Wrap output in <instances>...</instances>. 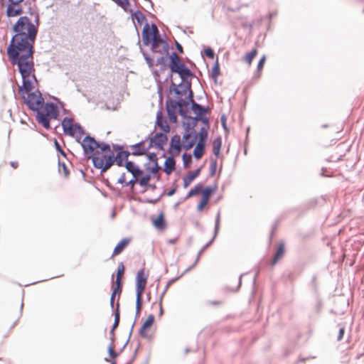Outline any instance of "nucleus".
Returning <instances> with one entry per match:
<instances>
[{
    "label": "nucleus",
    "mask_w": 364,
    "mask_h": 364,
    "mask_svg": "<svg viewBox=\"0 0 364 364\" xmlns=\"http://www.w3.org/2000/svg\"><path fill=\"white\" fill-rule=\"evenodd\" d=\"M55 146L56 150L58 152H60L62 155L65 156V153L61 149L60 145L59 144V143L58 142V141L56 139L55 140Z\"/></svg>",
    "instance_id": "nucleus-56"
},
{
    "label": "nucleus",
    "mask_w": 364,
    "mask_h": 364,
    "mask_svg": "<svg viewBox=\"0 0 364 364\" xmlns=\"http://www.w3.org/2000/svg\"><path fill=\"white\" fill-rule=\"evenodd\" d=\"M125 182V173H122L121 176L118 178V183H124Z\"/></svg>",
    "instance_id": "nucleus-62"
},
{
    "label": "nucleus",
    "mask_w": 364,
    "mask_h": 364,
    "mask_svg": "<svg viewBox=\"0 0 364 364\" xmlns=\"http://www.w3.org/2000/svg\"><path fill=\"white\" fill-rule=\"evenodd\" d=\"M219 75H220V68H219L218 63L216 62L215 64L212 68L211 77L216 81Z\"/></svg>",
    "instance_id": "nucleus-38"
},
{
    "label": "nucleus",
    "mask_w": 364,
    "mask_h": 364,
    "mask_svg": "<svg viewBox=\"0 0 364 364\" xmlns=\"http://www.w3.org/2000/svg\"><path fill=\"white\" fill-rule=\"evenodd\" d=\"M222 146V139L220 136L214 139L213 142V152L214 155L218 156L220 154Z\"/></svg>",
    "instance_id": "nucleus-26"
},
{
    "label": "nucleus",
    "mask_w": 364,
    "mask_h": 364,
    "mask_svg": "<svg viewBox=\"0 0 364 364\" xmlns=\"http://www.w3.org/2000/svg\"><path fill=\"white\" fill-rule=\"evenodd\" d=\"M220 212H218L217 214V216H216V219H215L214 235H213V238L205 245H204L203 247L199 251V252H200V255L203 252H204V250L211 245V243L213 242V240L216 237V236L219 232V229H220Z\"/></svg>",
    "instance_id": "nucleus-16"
},
{
    "label": "nucleus",
    "mask_w": 364,
    "mask_h": 364,
    "mask_svg": "<svg viewBox=\"0 0 364 364\" xmlns=\"http://www.w3.org/2000/svg\"><path fill=\"white\" fill-rule=\"evenodd\" d=\"M176 48H177V50H178V51L179 53H182L183 52V47H182V46L179 43L176 42Z\"/></svg>",
    "instance_id": "nucleus-64"
},
{
    "label": "nucleus",
    "mask_w": 364,
    "mask_h": 364,
    "mask_svg": "<svg viewBox=\"0 0 364 364\" xmlns=\"http://www.w3.org/2000/svg\"><path fill=\"white\" fill-rule=\"evenodd\" d=\"M124 273V267L122 263H120L118 266L117 272V278L116 283H119L122 282V278Z\"/></svg>",
    "instance_id": "nucleus-33"
},
{
    "label": "nucleus",
    "mask_w": 364,
    "mask_h": 364,
    "mask_svg": "<svg viewBox=\"0 0 364 364\" xmlns=\"http://www.w3.org/2000/svg\"><path fill=\"white\" fill-rule=\"evenodd\" d=\"M159 200V198L157 199H146V202L151 204H156Z\"/></svg>",
    "instance_id": "nucleus-63"
},
{
    "label": "nucleus",
    "mask_w": 364,
    "mask_h": 364,
    "mask_svg": "<svg viewBox=\"0 0 364 364\" xmlns=\"http://www.w3.org/2000/svg\"><path fill=\"white\" fill-rule=\"evenodd\" d=\"M200 257V252H198L194 263L190 267H188L187 269H186L185 272H188V271H190L191 269H193L197 264V263L199 261Z\"/></svg>",
    "instance_id": "nucleus-54"
},
{
    "label": "nucleus",
    "mask_w": 364,
    "mask_h": 364,
    "mask_svg": "<svg viewBox=\"0 0 364 364\" xmlns=\"http://www.w3.org/2000/svg\"><path fill=\"white\" fill-rule=\"evenodd\" d=\"M141 52L142 53V55H143L146 63L148 64L149 67L152 68L154 65L153 59L146 53H145L141 48Z\"/></svg>",
    "instance_id": "nucleus-42"
},
{
    "label": "nucleus",
    "mask_w": 364,
    "mask_h": 364,
    "mask_svg": "<svg viewBox=\"0 0 364 364\" xmlns=\"http://www.w3.org/2000/svg\"><path fill=\"white\" fill-rule=\"evenodd\" d=\"M177 107H173L172 100L169 102H167V113L171 121L173 122H176V109Z\"/></svg>",
    "instance_id": "nucleus-25"
},
{
    "label": "nucleus",
    "mask_w": 364,
    "mask_h": 364,
    "mask_svg": "<svg viewBox=\"0 0 364 364\" xmlns=\"http://www.w3.org/2000/svg\"><path fill=\"white\" fill-rule=\"evenodd\" d=\"M265 60H266V56L263 55L258 63V65H257L258 70H260L263 68Z\"/></svg>",
    "instance_id": "nucleus-52"
},
{
    "label": "nucleus",
    "mask_w": 364,
    "mask_h": 364,
    "mask_svg": "<svg viewBox=\"0 0 364 364\" xmlns=\"http://www.w3.org/2000/svg\"><path fill=\"white\" fill-rule=\"evenodd\" d=\"M59 165L62 166L63 171H64L65 176H68L69 175V171H68L67 166H65V164H61L60 163H59Z\"/></svg>",
    "instance_id": "nucleus-60"
},
{
    "label": "nucleus",
    "mask_w": 364,
    "mask_h": 364,
    "mask_svg": "<svg viewBox=\"0 0 364 364\" xmlns=\"http://www.w3.org/2000/svg\"><path fill=\"white\" fill-rule=\"evenodd\" d=\"M208 128L206 127H202L200 130V132H199V134H198V136H199V140L198 141H202V142H206V139L208 138Z\"/></svg>",
    "instance_id": "nucleus-34"
},
{
    "label": "nucleus",
    "mask_w": 364,
    "mask_h": 364,
    "mask_svg": "<svg viewBox=\"0 0 364 364\" xmlns=\"http://www.w3.org/2000/svg\"><path fill=\"white\" fill-rule=\"evenodd\" d=\"M176 168V161L173 157L170 156L166 159L164 163V171L167 175H170Z\"/></svg>",
    "instance_id": "nucleus-19"
},
{
    "label": "nucleus",
    "mask_w": 364,
    "mask_h": 364,
    "mask_svg": "<svg viewBox=\"0 0 364 364\" xmlns=\"http://www.w3.org/2000/svg\"><path fill=\"white\" fill-rule=\"evenodd\" d=\"M130 239L129 238L122 239L114 249L112 256L119 255L124 250V249L128 245Z\"/></svg>",
    "instance_id": "nucleus-23"
},
{
    "label": "nucleus",
    "mask_w": 364,
    "mask_h": 364,
    "mask_svg": "<svg viewBox=\"0 0 364 364\" xmlns=\"http://www.w3.org/2000/svg\"><path fill=\"white\" fill-rule=\"evenodd\" d=\"M23 85L19 87V92L22 95V98L23 99L24 103L28 106V107L33 111H38L44 104V99L43 98L41 93L36 90L35 92H31V91L34 87V83H37V80L36 76L34 75L33 80H31V89L24 90L22 87L24 85V80L22 77Z\"/></svg>",
    "instance_id": "nucleus-3"
},
{
    "label": "nucleus",
    "mask_w": 364,
    "mask_h": 364,
    "mask_svg": "<svg viewBox=\"0 0 364 364\" xmlns=\"http://www.w3.org/2000/svg\"><path fill=\"white\" fill-rule=\"evenodd\" d=\"M166 57L167 55H161V57L156 59V65H161L162 70H165L166 68Z\"/></svg>",
    "instance_id": "nucleus-39"
},
{
    "label": "nucleus",
    "mask_w": 364,
    "mask_h": 364,
    "mask_svg": "<svg viewBox=\"0 0 364 364\" xmlns=\"http://www.w3.org/2000/svg\"><path fill=\"white\" fill-rule=\"evenodd\" d=\"M147 139L149 140V146L150 149L154 147L160 150H163L164 145L168 141V136L165 132H159L155 134L151 132L147 137Z\"/></svg>",
    "instance_id": "nucleus-9"
},
{
    "label": "nucleus",
    "mask_w": 364,
    "mask_h": 364,
    "mask_svg": "<svg viewBox=\"0 0 364 364\" xmlns=\"http://www.w3.org/2000/svg\"><path fill=\"white\" fill-rule=\"evenodd\" d=\"M197 138H198V134L196 133H194V135L193 136V138L191 140H190V141L188 140L187 141H183V148L186 150H189L190 149H191L193 146V145L196 144Z\"/></svg>",
    "instance_id": "nucleus-30"
},
{
    "label": "nucleus",
    "mask_w": 364,
    "mask_h": 364,
    "mask_svg": "<svg viewBox=\"0 0 364 364\" xmlns=\"http://www.w3.org/2000/svg\"><path fill=\"white\" fill-rule=\"evenodd\" d=\"M176 279H173V280L170 281V282L167 284V285L165 287L164 291L162 292V294H161V296H160V297H159V300H160V301H161V304L162 303V301H163V298H164V294H166V291H167L168 288L169 287L170 284H171L172 282H174L175 280H176Z\"/></svg>",
    "instance_id": "nucleus-50"
},
{
    "label": "nucleus",
    "mask_w": 364,
    "mask_h": 364,
    "mask_svg": "<svg viewBox=\"0 0 364 364\" xmlns=\"http://www.w3.org/2000/svg\"><path fill=\"white\" fill-rule=\"evenodd\" d=\"M168 49H169V46H168V43H167V49H166L165 50H164V49L162 50V46H161V43H159L157 46V47L156 48V49H154L153 47L151 46L152 52L159 53L161 55H168Z\"/></svg>",
    "instance_id": "nucleus-35"
},
{
    "label": "nucleus",
    "mask_w": 364,
    "mask_h": 364,
    "mask_svg": "<svg viewBox=\"0 0 364 364\" xmlns=\"http://www.w3.org/2000/svg\"><path fill=\"white\" fill-rule=\"evenodd\" d=\"M108 351H109V356L112 358H114L117 356V353L114 351V346H113L112 343L109 346Z\"/></svg>",
    "instance_id": "nucleus-46"
},
{
    "label": "nucleus",
    "mask_w": 364,
    "mask_h": 364,
    "mask_svg": "<svg viewBox=\"0 0 364 364\" xmlns=\"http://www.w3.org/2000/svg\"><path fill=\"white\" fill-rule=\"evenodd\" d=\"M188 90V95L187 97V99L186 100L189 101L191 104H193V102H195L193 100V92L192 90L191 89V83L188 82L185 86L183 90H181L178 88V85H176L174 82H172L170 87V91L174 92L175 94L178 96H183L186 93V92Z\"/></svg>",
    "instance_id": "nucleus-10"
},
{
    "label": "nucleus",
    "mask_w": 364,
    "mask_h": 364,
    "mask_svg": "<svg viewBox=\"0 0 364 364\" xmlns=\"http://www.w3.org/2000/svg\"><path fill=\"white\" fill-rule=\"evenodd\" d=\"M154 321V316L153 314H150L139 329V334L141 337L147 338L146 329L149 328L152 326Z\"/></svg>",
    "instance_id": "nucleus-15"
},
{
    "label": "nucleus",
    "mask_w": 364,
    "mask_h": 364,
    "mask_svg": "<svg viewBox=\"0 0 364 364\" xmlns=\"http://www.w3.org/2000/svg\"><path fill=\"white\" fill-rule=\"evenodd\" d=\"M125 167L129 173H131L134 178H136L142 174L143 171L134 164L132 161H126Z\"/></svg>",
    "instance_id": "nucleus-17"
},
{
    "label": "nucleus",
    "mask_w": 364,
    "mask_h": 364,
    "mask_svg": "<svg viewBox=\"0 0 364 364\" xmlns=\"http://www.w3.org/2000/svg\"><path fill=\"white\" fill-rule=\"evenodd\" d=\"M155 227L159 230H163L166 228V223L163 214H160L156 220H154Z\"/></svg>",
    "instance_id": "nucleus-28"
},
{
    "label": "nucleus",
    "mask_w": 364,
    "mask_h": 364,
    "mask_svg": "<svg viewBox=\"0 0 364 364\" xmlns=\"http://www.w3.org/2000/svg\"><path fill=\"white\" fill-rule=\"evenodd\" d=\"M61 124L65 134L74 136L77 133L78 135L76 136V141L80 142L81 137L84 134V129L80 124L74 123L72 118L65 117Z\"/></svg>",
    "instance_id": "nucleus-8"
},
{
    "label": "nucleus",
    "mask_w": 364,
    "mask_h": 364,
    "mask_svg": "<svg viewBox=\"0 0 364 364\" xmlns=\"http://www.w3.org/2000/svg\"><path fill=\"white\" fill-rule=\"evenodd\" d=\"M158 33L159 30L155 24H152L151 28H150L149 24L146 22L142 31L143 43L145 46L151 43L154 49H156L159 43L162 46V50H165L167 49V42L162 39Z\"/></svg>",
    "instance_id": "nucleus-5"
},
{
    "label": "nucleus",
    "mask_w": 364,
    "mask_h": 364,
    "mask_svg": "<svg viewBox=\"0 0 364 364\" xmlns=\"http://www.w3.org/2000/svg\"><path fill=\"white\" fill-rule=\"evenodd\" d=\"M216 170V161L211 162L210 164V174L213 176Z\"/></svg>",
    "instance_id": "nucleus-58"
},
{
    "label": "nucleus",
    "mask_w": 364,
    "mask_h": 364,
    "mask_svg": "<svg viewBox=\"0 0 364 364\" xmlns=\"http://www.w3.org/2000/svg\"><path fill=\"white\" fill-rule=\"evenodd\" d=\"M215 189H216V186H215V187H211V186L206 187L203 190V191L202 198H205L207 200H209V198H210L211 194L215 191Z\"/></svg>",
    "instance_id": "nucleus-31"
},
{
    "label": "nucleus",
    "mask_w": 364,
    "mask_h": 364,
    "mask_svg": "<svg viewBox=\"0 0 364 364\" xmlns=\"http://www.w3.org/2000/svg\"><path fill=\"white\" fill-rule=\"evenodd\" d=\"M130 152L127 151H119L116 156L113 153H111L109 156H94L92 157V163L95 168L101 169L102 172L107 171L113 164L116 162L119 166L124 165V161H127Z\"/></svg>",
    "instance_id": "nucleus-2"
},
{
    "label": "nucleus",
    "mask_w": 364,
    "mask_h": 364,
    "mask_svg": "<svg viewBox=\"0 0 364 364\" xmlns=\"http://www.w3.org/2000/svg\"><path fill=\"white\" fill-rule=\"evenodd\" d=\"M85 155L88 158L94 156H101L100 154L110 152V146L107 144H101L97 141L95 138L87 135L80 142Z\"/></svg>",
    "instance_id": "nucleus-4"
},
{
    "label": "nucleus",
    "mask_w": 364,
    "mask_h": 364,
    "mask_svg": "<svg viewBox=\"0 0 364 364\" xmlns=\"http://www.w3.org/2000/svg\"><path fill=\"white\" fill-rule=\"evenodd\" d=\"M159 169H160V166H159L158 163L156 162L154 166L151 168V171L153 173H156Z\"/></svg>",
    "instance_id": "nucleus-59"
},
{
    "label": "nucleus",
    "mask_w": 364,
    "mask_h": 364,
    "mask_svg": "<svg viewBox=\"0 0 364 364\" xmlns=\"http://www.w3.org/2000/svg\"><path fill=\"white\" fill-rule=\"evenodd\" d=\"M169 58V68L171 72L178 74L183 82L193 76L191 71L182 63L181 58L176 53L173 52L170 55Z\"/></svg>",
    "instance_id": "nucleus-6"
},
{
    "label": "nucleus",
    "mask_w": 364,
    "mask_h": 364,
    "mask_svg": "<svg viewBox=\"0 0 364 364\" xmlns=\"http://www.w3.org/2000/svg\"><path fill=\"white\" fill-rule=\"evenodd\" d=\"M147 277L142 269L137 272L136 277V314L139 315L142 307V294L146 288Z\"/></svg>",
    "instance_id": "nucleus-7"
},
{
    "label": "nucleus",
    "mask_w": 364,
    "mask_h": 364,
    "mask_svg": "<svg viewBox=\"0 0 364 364\" xmlns=\"http://www.w3.org/2000/svg\"><path fill=\"white\" fill-rule=\"evenodd\" d=\"M208 200H205V198H201L200 202L198 205L197 209L198 210L200 211L203 209L204 206L208 203Z\"/></svg>",
    "instance_id": "nucleus-48"
},
{
    "label": "nucleus",
    "mask_w": 364,
    "mask_h": 364,
    "mask_svg": "<svg viewBox=\"0 0 364 364\" xmlns=\"http://www.w3.org/2000/svg\"><path fill=\"white\" fill-rule=\"evenodd\" d=\"M205 143L202 141H198L194 150L193 155L196 159H200L205 151Z\"/></svg>",
    "instance_id": "nucleus-24"
},
{
    "label": "nucleus",
    "mask_w": 364,
    "mask_h": 364,
    "mask_svg": "<svg viewBox=\"0 0 364 364\" xmlns=\"http://www.w3.org/2000/svg\"><path fill=\"white\" fill-rule=\"evenodd\" d=\"M151 178L150 175L146 174L145 176H143L140 180L139 181V183L141 186H146L148 185L149 181Z\"/></svg>",
    "instance_id": "nucleus-43"
},
{
    "label": "nucleus",
    "mask_w": 364,
    "mask_h": 364,
    "mask_svg": "<svg viewBox=\"0 0 364 364\" xmlns=\"http://www.w3.org/2000/svg\"><path fill=\"white\" fill-rule=\"evenodd\" d=\"M50 118L48 117L46 114H44L43 112L39 111V109L37 111V115H36V120L37 122L42 124L43 127H45L47 129H49L50 128Z\"/></svg>",
    "instance_id": "nucleus-18"
},
{
    "label": "nucleus",
    "mask_w": 364,
    "mask_h": 364,
    "mask_svg": "<svg viewBox=\"0 0 364 364\" xmlns=\"http://www.w3.org/2000/svg\"><path fill=\"white\" fill-rule=\"evenodd\" d=\"M44 114L50 119H56L59 115L58 107L52 102H47L44 106Z\"/></svg>",
    "instance_id": "nucleus-12"
},
{
    "label": "nucleus",
    "mask_w": 364,
    "mask_h": 364,
    "mask_svg": "<svg viewBox=\"0 0 364 364\" xmlns=\"http://www.w3.org/2000/svg\"><path fill=\"white\" fill-rule=\"evenodd\" d=\"M170 149H175L177 154H179L181 150V136L178 134H175L172 136L170 144Z\"/></svg>",
    "instance_id": "nucleus-22"
},
{
    "label": "nucleus",
    "mask_w": 364,
    "mask_h": 364,
    "mask_svg": "<svg viewBox=\"0 0 364 364\" xmlns=\"http://www.w3.org/2000/svg\"><path fill=\"white\" fill-rule=\"evenodd\" d=\"M173 107H177L178 106L181 105V107H185V108H188L189 101L186 100H172Z\"/></svg>",
    "instance_id": "nucleus-36"
},
{
    "label": "nucleus",
    "mask_w": 364,
    "mask_h": 364,
    "mask_svg": "<svg viewBox=\"0 0 364 364\" xmlns=\"http://www.w3.org/2000/svg\"><path fill=\"white\" fill-rule=\"evenodd\" d=\"M194 133H196L194 131L193 132H189L188 130L183 134V141H187L189 140L190 138H191L193 135H194Z\"/></svg>",
    "instance_id": "nucleus-47"
},
{
    "label": "nucleus",
    "mask_w": 364,
    "mask_h": 364,
    "mask_svg": "<svg viewBox=\"0 0 364 364\" xmlns=\"http://www.w3.org/2000/svg\"><path fill=\"white\" fill-rule=\"evenodd\" d=\"M182 159H183V166L185 167L189 166V165L192 162V156H191V155L185 153V154H183Z\"/></svg>",
    "instance_id": "nucleus-41"
},
{
    "label": "nucleus",
    "mask_w": 364,
    "mask_h": 364,
    "mask_svg": "<svg viewBox=\"0 0 364 364\" xmlns=\"http://www.w3.org/2000/svg\"><path fill=\"white\" fill-rule=\"evenodd\" d=\"M284 252V245L283 243H280L279 245L277 252L274 255V259L272 261L273 265L275 264L277 262V261L282 257Z\"/></svg>",
    "instance_id": "nucleus-27"
},
{
    "label": "nucleus",
    "mask_w": 364,
    "mask_h": 364,
    "mask_svg": "<svg viewBox=\"0 0 364 364\" xmlns=\"http://www.w3.org/2000/svg\"><path fill=\"white\" fill-rule=\"evenodd\" d=\"M344 333H345V327H343V326L340 327L339 331H338V334L337 336L338 341H341L343 338Z\"/></svg>",
    "instance_id": "nucleus-53"
},
{
    "label": "nucleus",
    "mask_w": 364,
    "mask_h": 364,
    "mask_svg": "<svg viewBox=\"0 0 364 364\" xmlns=\"http://www.w3.org/2000/svg\"><path fill=\"white\" fill-rule=\"evenodd\" d=\"M257 52L256 49L252 50L251 52L248 53L245 58V62L250 65L253 58L256 56Z\"/></svg>",
    "instance_id": "nucleus-40"
},
{
    "label": "nucleus",
    "mask_w": 364,
    "mask_h": 364,
    "mask_svg": "<svg viewBox=\"0 0 364 364\" xmlns=\"http://www.w3.org/2000/svg\"><path fill=\"white\" fill-rule=\"evenodd\" d=\"M119 303L117 304V309L114 313V322L112 326L113 330H114L119 325V319H120V314H119Z\"/></svg>",
    "instance_id": "nucleus-37"
},
{
    "label": "nucleus",
    "mask_w": 364,
    "mask_h": 364,
    "mask_svg": "<svg viewBox=\"0 0 364 364\" xmlns=\"http://www.w3.org/2000/svg\"><path fill=\"white\" fill-rule=\"evenodd\" d=\"M122 292V282L116 283V287L113 289L112 294L116 296L119 295Z\"/></svg>",
    "instance_id": "nucleus-45"
},
{
    "label": "nucleus",
    "mask_w": 364,
    "mask_h": 364,
    "mask_svg": "<svg viewBox=\"0 0 364 364\" xmlns=\"http://www.w3.org/2000/svg\"><path fill=\"white\" fill-rule=\"evenodd\" d=\"M156 124L164 132L168 133L170 132V127L160 112L157 113Z\"/></svg>",
    "instance_id": "nucleus-14"
},
{
    "label": "nucleus",
    "mask_w": 364,
    "mask_h": 364,
    "mask_svg": "<svg viewBox=\"0 0 364 364\" xmlns=\"http://www.w3.org/2000/svg\"><path fill=\"white\" fill-rule=\"evenodd\" d=\"M133 21H136L139 25L146 21L145 16L139 11L134 12L132 15Z\"/></svg>",
    "instance_id": "nucleus-29"
},
{
    "label": "nucleus",
    "mask_w": 364,
    "mask_h": 364,
    "mask_svg": "<svg viewBox=\"0 0 364 364\" xmlns=\"http://www.w3.org/2000/svg\"><path fill=\"white\" fill-rule=\"evenodd\" d=\"M137 181L136 177L130 180L129 182L126 183V186H130L132 188L134 187L135 183Z\"/></svg>",
    "instance_id": "nucleus-61"
},
{
    "label": "nucleus",
    "mask_w": 364,
    "mask_h": 364,
    "mask_svg": "<svg viewBox=\"0 0 364 364\" xmlns=\"http://www.w3.org/2000/svg\"><path fill=\"white\" fill-rule=\"evenodd\" d=\"M23 14V9L20 4L10 3L6 9V16L8 17H15Z\"/></svg>",
    "instance_id": "nucleus-13"
},
{
    "label": "nucleus",
    "mask_w": 364,
    "mask_h": 364,
    "mask_svg": "<svg viewBox=\"0 0 364 364\" xmlns=\"http://www.w3.org/2000/svg\"><path fill=\"white\" fill-rule=\"evenodd\" d=\"M200 257V252H198L194 263L190 267H188L187 269H186L185 272H188V271H190L191 269H193L197 264V263L199 261Z\"/></svg>",
    "instance_id": "nucleus-55"
},
{
    "label": "nucleus",
    "mask_w": 364,
    "mask_h": 364,
    "mask_svg": "<svg viewBox=\"0 0 364 364\" xmlns=\"http://www.w3.org/2000/svg\"><path fill=\"white\" fill-rule=\"evenodd\" d=\"M200 172V168H198L194 171H191L188 173V175L183 178V186L184 188H187L190 183L199 176Z\"/></svg>",
    "instance_id": "nucleus-20"
},
{
    "label": "nucleus",
    "mask_w": 364,
    "mask_h": 364,
    "mask_svg": "<svg viewBox=\"0 0 364 364\" xmlns=\"http://www.w3.org/2000/svg\"><path fill=\"white\" fill-rule=\"evenodd\" d=\"M176 279H173V280L170 281V282L167 284V285L165 287L164 291L162 292V294H161V296H160V297H159V300H160V301H161V304L162 303V301H163V298H164V294H166V291H167L168 288L169 287L170 284H171L172 282H174L175 280H176Z\"/></svg>",
    "instance_id": "nucleus-49"
},
{
    "label": "nucleus",
    "mask_w": 364,
    "mask_h": 364,
    "mask_svg": "<svg viewBox=\"0 0 364 364\" xmlns=\"http://www.w3.org/2000/svg\"><path fill=\"white\" fill-rule=\"evenodd\" d=\"M191 109L194 113L196 114L195 119H200V117L203 116L206 112L204 107L196 102H193V104H191Z\"/></svg>",
    "instance_id": "nucleus-21"
},
{
    "label": "nucleus",
    "mask_w": 364,
    "mask_h": 364,
    "mask_svg": "<svg viewBox=\"0 0 364 364\" xmlns=\"http://www.w3.org/2000/svg\"><path fill=\"white\" fill-rule=\"evenodd\" d=\"M202 190V186L200 184L196 185L193 188L191 189L188 193L186 198H189L191 197L196 196L198 193H200Z\"/></svg>",
    "instance_id": "nucleus-32"
},
{
    "label": "nucleus",
    "mask_w": 364,
    "mask_h": 364,
    "mask_svg": "<svg viewBox=\"0 0 364 364\" xmlns=\"http://www.w3.org/2000/svg\"><path fill=\"white\" fill-rule=\"evenodd\" d=\"M38 18H36L38 23ZM37 25H38L37 23ZM15 35L11 38L7 48L9 60L16 65L21 77L23 78L24 90L31 89V80L34 79L33 45L38 33V26H35L27 16L20 17L13 26Z\"/></svg>",
    "instance_id": "nucleus-1"
},
{
    "label": "nucleus",
    "mask_w": 364,
    "mask_h": 364,
    "mask_svg": "<svg viewBox=\"0 0 364 364\" xmlns=\"http://www.w3.org/2000/svg\"><path fill=\"white\" fill-rule=\"evenodd\" d=\"M178 108L179 114L183 118L187 117V113L188 112V108H185V107H181V105L177 107Z\"/></svg>",
    "instance_id": "nucleus-44"
},
{
    "label": "nucleus",
    "mask_w": 364,
    "mask_h": 364,
    "mask_svg": "<svg viewBox=\"0 0 364 364\" xmlns=\"http://www.w3.org/2000/svg\"><path fill=\"white\" fill-rule=\"evenodd\" d=\"M145 141H141L135 144L131 145L130 149L132 150V154L134 156H142L146 154L147 151L150 149L148 146H145Z\"/></svg>",
    "instance_id": "nucleus-11"
},
{
    "label": "nucleus",
    "mask_w": 364,
    "mask_h": 364,
    "mask_svg": "<svg viewBox=\"0 0 364 364\" xmlns=\"http://www.w3.org/2000/svg\"><path fill=\"white\" fill-rule=\"evenodd\" d=\"M205 54L209 58H214V52H213V49L210 48H208L205 50Z\"/></svg>",
    "instance_id": "nucleus-51"
},
{
    "label": "nucleus",
    "mask_w": 364,
    "mask_h": 364,
    "mask_svg": "<svg viewBox=\"0 0 364 364\" xmlns=\"http://www.w3.org/2000/svg\"><path fill=\"white\" fill-rule=\"evenodd\" d=\"M148 158L150 161H153L154 163L157 162V157H156V154H154V153L149 154Z\"/></svg>",
    "instance_id": "nucleus-57"
}]
</instances>
